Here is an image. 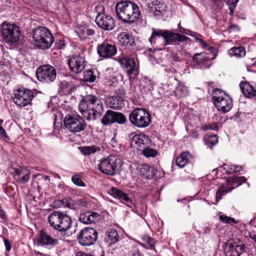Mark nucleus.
<instances>
[{"instance_id": "obj_1", "label": "nucleus", "mask_w": 256, "mask_h": 256, "mask_svg": "<svg viewBox=\"0 0 256 256\" xmlns=\"http://www.w3.org/2000/svg\"><path fill=\"white\" fill-rule=\"evenodd\" d=\"M78 109L82 116L88 120H96L103 112V105L96 96L88 95L80 102Z\"/></svg>"}, {"instance_id": "obj_2", "label": "nucleus", "mask_w": 256, "mask_h": 256, "mask_svg": "<svg viewBox=\"0 0 256 256\" xmlns=\"http://www.w3.org/2000/svg\"><path fill=\"white\" fill-rule=\"evenodd\" d=\"M116 12L119 20L126 23H132L140 15L138 6L130 1H120L116 6Z\"/></svg>"}, {"instance_id": "obj_3", "label": "nucleus", "mask_w": 256, "mask_h": 256, "mask_svg": "<svg viewBox=\"0 0 256 256\" xmlns=\"http://www.w3.org/2000/svg\"><path fill=\"white\" fill-rule=\"evenodd\" d=\"M0 34L3 40L10 46L18 44L22 36L20 28L14 24L7 22L0 25Z\"/></svg>"}, {"instance_id": "obj_4", "label": "nucleus", "mask_w": 256, "mask_h": 256, "mask_svg": "<svg viewBox=\"0 0 256 256\" xmlns=\"http://www.w3.org/2000/svg\"><path fill=\"white\" fill-rule=\"evenodd\" d=\"M122 164V160L120 157L110 155L100 160L98 168L104 174L114 176L120 171Z\"/></svg>"}, {"instance_id": "obj_5", "label": "nucleus", "mask_w": 256, "mask_h": 256, "mask_svg": "<svg viewBox=\"0 0 256 256\" xmlns=\"http://www.w3.org/2000/svg\"><path fill=\"white\" fill-rule=\"evenodd\" d=\"M32 37L34 44L42 50L50 47L54 41L51 32L44 27H38L33 30Z\"/></svg>"}, {"instance_id": "obj_6", "label": "nucleus", "mask_w": 256, "mask_h": 256, "mask_svg": "<svg viewBox=\"0 0 256 256\" xmlns=\"http://www.w3.org/2000/svg\"><path fill=\"white\" fill-rule=\"evenodd\" d=\"M50 225L60 232H66L72 226L71 218L67 214L59 212H53L48 216Z\"/></svg>"}, {"instance_id": "obj_7", "label": "nucleus", "mask_w": 256, "mask_h": 256, "mask_svg": "<svg viewBox=\"0 0 256 256\" xmlns=\"http://www.w3.org/2000/svg\"><path fill=\"white\" fill-rule=\"evenodd\" d=\"M129 120L132 124L139 128L148 126L151 122L150 116L144 109L138 108L132 112Z\"/></svg>"}, {"instance_id": "obj_8", "label": "nucleus", "mask_w": 256, "mask_h": 256, "mask_svg": "<svg viewBox=\"0 0 256 256\" xmlns=\"http://www.w3.org/2000/svg\"><path fill=\"white\" fill-rule=\"evenodd\" d=\"M64 124L66 128L72 132H80L86 126L84 119L78 115H67L64 118Z\"/></svg>"}, {"instance_id": "obj_9", "label": "nucleus", "mask_w": 256, "mask_h": 256, "mask_svg": "<svg viewBox=\"0 0 256 256\" xmlns=\"http://www.w3.org/2000/svg\"><path fill=\"white\" fill-rule=\"evenodd\" d=\"M34 98L33 92L29 89L18 88L14 92L13 101L18 106L24 107L31 103Z\"/></svg>"}, {"instance_id": "obj_10", "label": "nucleus", "mask_w": 256, "mask_h": 256, "mask_svg": "<svg viewBox=\"0 0 256 256\" xmlns=\"http://www.w3.org/2000/svg\"><path fill=\"white\" fill-rule=\"evenodd\" d=\"M246 179L244 176H232L228 178L227 180L226 186H222L218 190L216 194V202L217 203L219 200L221 199L222 196L226 194L228 192H230L234 188L244 182Z\"/></svg>"}, {"instance_id": "obj_11", "label": "nucleus", "mask_w": 256, "mask_h": 256, "mask_svg": "<svg viewBox=\"0 0 256 256\" xmlns=\"http://www.w3.org/2000/svg\"><path fill=\"white\" fill-rule=\"evenodd\" d=\"M218 93H221L220 90L216 89L213 94L212 100L215 106L218 110L222 112H226L230 110L232 108V100L228 96H218Z\"/></svg>"}, {"instance_id": "obj_12", "label": "nucleus", "mask_w": 256, "mask_h": 256, "mask_svg": "<svg viewBox=\"0 0 256 256\" xmlns=\"http://www.w3.org/2000/svg\"><path fill=\"white\" fill-rule=\"evenodd\" d=\"M36 75L40 81L48 83L56 79V72L52 66L45 65L42 66L36 70Z\"/></svg>"}, {"instance_id": "obj_13", "label": "nucleus", "mask_w": 256, "mask_h": 256, "mask_svg": "<svg viewBox=\"0 0 256 256\" xmlns=\"http://www.w3.org/2000/svg\"><path fill=\"white\" fill-rule=\"evenodd\" d=\"M245 252V246L239 239L230 240L225 248L226 256H240Z\"/></svg>"}, {"instance_id": "obj_14", "label": "nucleus", "mask_w": 256, "mask_h": 256, "mask_svg": "<svg viewBox=\"0 0 256 256\" xmlns=\"http://www.w3.org/2000/svg\"><path fill=\"white\" fill-rule=\"evenodd\" d=\"M77 238L82 245L90 246L96 240L98 232L92 228H85L81 230Z\"/></svg>"}, {"instance_id": "obj_15", "label": "nucleus", "mask_w": 256, "mask_h": 256, "mask_svg": "<svg viewBox=\"0 0 256 256\" xmlns=\"http://www.w3.org/2000/svg\"><path fill=\"white\" fill-rule=\"evenodd\" d=\"M118 62L124 68L130 78H135L138 74V68L133 58L126 56L118 58Z\"/></svg>"}, {"instance_id": "obj_16", "label": "nucleus", "mask_w": 256, "mask_h": 256, "mask_svg": "<svg viewBox=\"0 0 256 256\" xmlns=\"http://www.w3.org/2000/svg\"><path fill=\"white\" fill-rule=\"evenodd\" d=\"M68 64L71 71L76 74H80L84 68V58L80 55L72 56L68 60Z\"/></svg>"}, {"instance_id": "obj_17", "label": "nucleus", "mask_w": 256, "mask_h": 256, "mask_svg": "<svg viewBox=\"0 0 256 256\" xmlns=\"http://www.w3.org/2000/svg\"><path fill=\"white\" fill-rule=\"evenodd\" d=\"M95 21L98 26L104 30H112L114 26V21L113 18L102 13L98 14Z\"/></svg>"}, {"instance_id": "obj_18", "label": "nucleus", "mask_w": 256, "mask_h": 256, "mask_svg": "<svg viewBox=\"0 0 256 256\" xmlns=\"http://www.w3.org/2000/svg\"><path fill=\"white\" fill-rule=\"evenodd\" d=\"M97 50L100 56L105 58H110L116 53V47L107 42H103L102 44H98L97 47Z\"/></svg>"}, {"instance_id": "obj_19", "label": "nucleus", "mask_w": 256, "mask_h": 256, "mask_svg": "<svg viewBox=\"0 0 256 256\" xmlns=\"http://www.w3.org/2000/svg\"><path fill=\"white\" fill-rule=\"evenodd\" d=\"M150 142L148 137L142 134L134 136L130 142L132 146L136 147L140 151L148 146Z\"/></svg>"}, {"instance_id": "obj_20", "label": "nucleus", "mask_w": 256, "mask_h": 256, "mask_svg": "<svg viewBox=\"0 0 256 256\" xmlns=\"http://www.w3.org/2000/svg\"><path fill=\"white\" fill-rule=\"evenodd\" d=\"M38 243L40 245L52 248L59 244V241L58 240L54 239L46 232L42 231L40 233Z\"/></svg>"}, {"instance_id": "obj_21", "label": "nucleus", "mask_w": 256, "mask_h": 256, "mask_svg": "<svg viewBox=\"0 0 256 256\" xmlns=\"http://www.w3.org/2000/svg\"><path fill=\"white\" fill-rule=\"evenodd\" d=\"M12 174L14 178L19 182L24 184L28 182L30 178V171L26 168H14Z\"/></svg>"}, {"instance_id": "obj_22", "label": "nucleus", "mask_w": 256, "mask_h": 256, "mask_svg": "<svg viewBox=\"0 0 256 256\" xmlns=\"http://www.w3.org/2000/svg\"><path fill=\"white\" fill-rule=\"evenodd\" d=\"M100 218V216L98 213L92 212H86L80 214L79 216V220L84 224L95 223Z\"/></svg>"}, {"instance_id": "obj_23", "label": "nucleus", "mask_w": 256, "mask_h": 256, "mask_svg": "<svg viewBox=\"0 0 256 256\" xmlns=\"http://www.w3.org/2000/svg\"><path fill=\"white\" fill-rule=\"evenodd\" d=\"M166 7V5L164 2L157 0H154L150 8V12L154 16L160 18L164 14Z\"/></svg>"}, {"instance_id": "obj_24", "label": "nucleus", "mask_w": 256, "mask_h": 256, "mask_svg": "<svg viewBox=\"0 0 256 256\" xmlns=\"http://www.w3.org/2000/svg\"><path fill=\"white\" fill-rule=\"evenodd\" d=\"M164 44L166 46L172 42L178 40L179 42H186L190 40V38L184 36L177 33L172 32L166 30L164 34Z\"/></svg>"}, {"instance_id": "obj_25", "label": "nucleus", "mask_w": 256, "mask_h": 256, "mask_svg": "<svg viewBox=\"0 0 256 256\" xmlns=\"http://www.w3.org/2000/svg\"><path fill=\"white\" fill-rule=\"evenodd\" d=\"M241 90L248 98H252L256 97V86H253L246 82H241L240 84Z\"/></svg>"}, {"instance_id": "obj_26", "label": "nucleus", "mask_w": 256, "mask_h": 256, "mask_svg": "<svg viewBox=\"0 0 256 256\" xmlns=\"http://www.w3.org/2000/svg\"><path fill=\"white\" fill-rule=\"evenodd\" d=\"M108 193L114 198H118L121 201L124 202H132V200L127 194L123 192L122 190L118 189L117 188L114 187L111 188L109 190Z\"/></svg>"}, {"instance_id": "obj_27", "label": "nucleus", "mask_w": 256, "mask_h": 256, "mask_svg": "<svg viewBox=\"0 0 256 256\" xmlns=\"http://www.w3.org/2000/svg\"><path fill=\"white\" fill-rule=\"evenodd\" d=\"M118 38L122 44L126 46H130L134 43L132 36L126 32L120 33Z\"/></svg>"}, {"instance_id": "obj_28", "label": "nucleus", "mask_w": 256, "mask_h": 256, "mask_svg": "<svg viewBox=\"0 0 256 256\" xmlns=\"http://www.w3.org/2000/svg\"><path fill=\"white\" fill-rule=\"evenodd\" d=\"M192 158V156L188 152H182L176 160V164L180 168H184Z\"/></svg>"}, {"instance_id": "obj_29", "label": "nucleus", "mask_w": 256, "mask_h": 256, "mask_svg": "<svg viewBox=\"0 0 256 256\" xmlns=\"http://www.w3.org/2000/svg\"><path fill=\"white\" fill-rule=\"evenodd\" d=\"M107 104L110 108L116 110L120 109L124 105L122 100L118 96L109 97L107 100Z\"/></svg>"}, {"instance_id": "obj_30", "label": "nucleus", "mask_w": 256, "mask_h": 256, "mask_svg": "<svg viewBox=\"0 0 256 256\" xmlns=\"http://www.w3.org/2000/svg\"><path fill=\"white\" fill-rule=\"evenodd\" d=\"M118 234L114 228H110L106 234L105 240L109 244H114L118 240Z\"/></svg>"}, {"instance_id": "obj_31", "label": "nucleus", "mask_w": 256, "mask_h": 256, "mask_svg": "<svg viewBox=\"0 0 256 256\" xmlns=\"http://www.w3.org/2000/svg\"><path fill=\"white\" fill-rule=\"evenodd\" d=\"M114 112L108 110L102 119V123L104 126L110 125L114 123Z\"/></svg>"}, {"instance_id": "obj_32", "label": "nucleus", "mask_w": 256, "mask_h": 256, "mask_svg": "<svg viewBox=\"0 0 256 256\" xmlns=\"http://www.w3.org/2000/svg\"><path fill=\"white\" fill-rule=\"evenodd\" d=\"M152 168L146 164L140 165L138 167V170L140 174L148 178L152 176Z\"/></svg>"}, {"instance_id": "obj_33", "label": "nucleus", "mask_w": 256, "mask_h": 256, "mask_svg": "<svg viewBox=\"0 0 256 256\" xmlns=\"http://www.w3.org/2000/svg\"><path fill=\"white\" fill-rule=\"evenodd\" d=\"M230 56H234L236 58L243 57L246 54V51L243 47H234L229 50Z\"/></svg>"}, {"instance_id": "obj_34", "label": "nucleus", "mask_w": 256, "mask_h": 256, "mask_svg": "<svg viewBox=\"0 0 256 256\" xmlns=\"http://www.w3.org/2000/svg\"><path fill=\"white\" fill-rule=\"evenodd\" d=\"M174 93L176 96L184 98L188 94L189 92L186 86L184 85H179L176 88Z\"/></svg>"}, {"instance_id": "obj_35", "label": "nucleus", "mask_w": 256, "mask_h": 256, "mask_svg": "<svg viewBox=\"0 0 256 256\" xmlns=\"http://www.w3.org/2000/svg\"><path fill=\"white\" fill-rule=\"evenodd\" d=\"M80 149L82 153L86 156H90L91 154L96 152L97 151L100 150V148L95 146H82L80 148Z\"/></svg>"}, {"instance_id": "obj_36", "label": "nucleus", "mask_w": 256, "mask_h": 256, "mask_svg": "<svg viewBox=\"0 0 256 256\" xmlns=\"http://www.w3.org/2000/svg\"><path fill=\"white\" fill-rule=\"evenodd\" d=\"M192 59L198 64H204L209 60L210 58L206 56L204 53L196 54Z\"/></svg>"}, {"instance_id": "obj_37", "label": "nucleus", "mask_w": 256, "mask_h": 256, "mask_svg": "<svg viewBox=\"0 0 256 256\" xmlns=\"http://www.w3.org/2000/svg\"><path fill=\"white\" fill-rule=\"evenodd\" d=\"M141 152L144 156L146 158H154L158 154V152L156 150L150 148L148 146L142 149Z\"/></svg>"}, {"instance_id": "obj_38", "label": "nucleus", "mask_w": 256, "mask_h": 256, "mask_svg": "<svg viewBox=\"0 0 256 256\" xmlns=\"http://www.w3.org/2000/svg\"><path fill=\"white\" fill-rule=\"evenodd\" d=\"M114 123L117 122L119 124H124L126 122L125 116L121 112H114Z\"/></svg>"}, {"instance_id": "obj_39", "label": "nucleus", "mask_w": 256, "mask_h": 256, "mask_svg": "<svg viewBox=\"0 0 256 256\" xmlns=\"http://www.w3.org/2000/svg\"><path fill=\"white\" fill-rule=\"evenodd\" d=\"M60 88L64 90V92H70L73 86L72 84V82L66 81H61L60 82Z\"/></svg>"}, {"instance_id": "obj_40", "label": "nucleus", "mask_w": 256, "mask_h": 256, "mask_svg": "<svg viewBox=\"0 0 256 256\" xmlns=\"http://www.w3.org/2000/svg\"><path fill=\"white\" fill-rule=\"evenodd\" d=\"M84 80L86 82H94L96 80V76L92 70H87L84 74Z\"/></svg>"}, {"instance_id": "obj_41", "label": "nucleus", "mask_w": 256, "mask_h": 256, "mask_svg": "<svg viewBox=\"0 0 256 256\" xmlns=\"http://www.w3.org/2000/svg\"><path fill=\"white\" fill-rule=\"evenodd\" d=\"M142 240L148 244V248L151 250L154 249V240L147 236H142Z\"/></svg>"}, {"instance_id": "obj_42", "label": "nucleus", "mask_w": 256, "mask_h": 256, "mask_svg": "<svg viewBox=\"0 0 256 256\" xmlns=\"http://www.w3.org/2000/svg\"><path fill=\"white\" fill-rule=\"evenodd\" d=\"M220 220L221 222H223L227 223V224H232V223L236 224L238 222L236 221L234 218H231V217L225 215H220Z\"/></svg>"}, {"instance_id": "obj_43", "label": "nucleus", "mask_w": 256, "mask_h": 256, "mask_svg": "<svg viewBox=\"0 0 256 256\" xmlns=\"http://www.w3.org/2000/svg\"><path fill=\"white\" fill-rule=\"evenodd\" d=\"M238 2V0H226V3L228 6L230 14L231 15L233 14L234 10L236 8Z\"/></svg>"}, {"instance_id": "obj_44", "label": "nucleus", "mask_w": 256, "mask_h": 256, "mask_svg": "<svg viewBox=\"0 0 256 256\" xmlns=\"http://www.w3.org/2000/svg\"><path fill=\"white\" fill-rule=\"evenodd\" d=\"M76 32L80 40H84L86 38V28H80Z\"/></svg>"}, {"instance_id": "obj_45", "label": "nucleus", "mask_w": 256, "mask_h": 256, "mask_svg": "<svg viewBox=\"0 0 256 256\" xmlns=\"http://www.w3.org/2000/svg\"><path fill=\"white\" fill-rule=\"evenodd\" d=\"M166 30H159L157 32L154 31L152 33V34L150 38L149 39V41L150 42H152V41L153 40L155 36H162L164 38V34L165 33H166Z\"/></svg>"}, {"instance_id": "obj_46", "label": "nucleus", "mask_w": 256, "mask_h": 256, "mask_svg": "<svg viewBox=\"0 0 256 256\" xmlns=\"http://www.w3.org/2000/svg\"><path fill=\"white\" fill-rule=\"evenodd\" d=\"M67 204L68 198H64L62 200H57L54 202V206L58 208H66Z\"/></svg>"}, {"instance_id": "obj_47", "label": "nucleus", "mask_w": 256, "mask_h": 256, "mask_svg": "<svg viewBox=\"0 0 256 256\" xmlns=\"http://www.w3.org/2000/svg\"><path fill=\"white\" fill-rule=\"evenodd\" d=\"M78 207V204L74 200L71 199H68V204L66 206V208L76 210Z\"/></svg>"}, {"instance_id": "obj_48", "label": "nucleus", "mask_w": 256, "mask_h": 256, "mask_svg": "<svg viewBox=\"0 0 256 256\" xmlns=\"http://www.w3.org/2000/svg\"><path fill=\"white\" fill-rule=\"evenodd\" d=\"M72 182L75 184H76V185H77L78 186H84V184L82 182L81 179L78 176H73L72 177Z\"/></svg>"}, {"instance_id": "obj_49", "label": "nucleus", "mask_w": 256, "mask_h": 256, "mask_svg": "<svg viewBox=\"0 0 256 256\" xmlns=\"http://www.w3.org/2000/svg\"><path fill=\"white\" fill-rule=\"evenodd\" d=\"M218 142V138L216 136H212L208 138L207 143L208 145L210 144L211 146L215 145Z\"/></svg>"}, {"instance_id": "obj_50", "label": "nucleus", "mask_w": 256, "mask_h": 256, "mask_svg": "<svg viewBox=\"0 0 256 256\" xmlns=\"http://www.w3.org/2000/svg\"><path fill=\"white\" fill-rule=\"evenodd\" d=\"M4 243L6 246V250L7 251H10L12 248L11 244L10 241L7 239L4 238Z\"/></svg>"}, {"instance_id": "obj_51", "label": "nucleus", "mask_w": 256, "mask_h": 256, "mask_svg": "<svg viewBox=\"0 0 256 256\" xmlns=\"http://www.w3.org/2000/svg\"><path fill=\"white\" fill-rule=\"evenodd\" d=\"M210 129L212 130H218V126L216 124H210L207 126L206 128H204L205 130Z\"/></svg>"}, {"instance_id": "obj_52", "label": "nucleus", "mask_w": 256, "mask_h": 256, "mask_svg": "<svg viewBox=\"0 0 256 256\" xmlns=\"http://www.w3.org/2000/svg\"><path fill=\"white\" fill-rule=\"evenodd\" d=\"M222 0H212V1L214 3L212 6V8H213L214 10H216V9L218 8V4Z\"/></svg>"}, {"instance_id": "obj_53", "label": "nucleus", "mask_w": 256, "mask_h": 256, "mask_svg": "<svg viewBox=\"0 0 256 256\" xmlns=\"http://www.w3.org/2000/svg\"><path fill=\"white\" fill-rule=\"evenodd\" d=\"M95 32L92 29H90L86 28V37L88 36H92L94 34Z\"/></svg>"}, {"instance_id": "obj_54", "label": "nucleus", "mask_w": 256, "mask_h": 256, "mask_svg": "<svg viewBox=\"0 0 256 256\" xmlns=\"http://www.w3.org/2000/svg\"><path fill=\"white\" fill-rule=\"evenodd\" d=\"M228 29L230 30H234V31H238L239 30V28L238 26L235 25V24H230L228 26Z\"/></svg>"}, {"instance_id": "obj_55", "label": "nucleus", "mask_w": 256, "mask_h": 256, "mask_svg": "<svg viewBox=\"0 0 256 256\" xmlns=\"http://www.w3.org/2000/svg\"><path fill=\"white\" fill-rule=\"evenodd\" d=\"M0 134L6 138H8L6 133L2 127H0Z\"/></svg>"}, {"instance_id": "obj_56", "label": "nucleus", "mask_w": 256, "mask_h": 256, "mask_svg": "<svg viewBox=\"0 0 256 256\" xmlns=\"http://www.w3.org/2000/svg\"><path fill=\"white\" fill-rule=\"evenodd\" d=\"M196 40L199 42L203 48H205L208 46L207 44L200 38H196Z\"/></svg>"}, {"instance_id": "obj_57", "label": "nucleus", "mask_w": 256, "mask_h": 256, "mask_svg": "<svg viewBox=\"0 0 256 256\" xmlns=\"http://www.w3.org/2000/svg\"><path fill=\"white\" fill-rule=\"evenodd\" d=\"M180 32L184 34H188V35L191 36V34H190V32L189 30H188L184 28H180Z\"/></svg>"}, {"instance_id": "obj_58", "label": "nucleus", "mask_w": 256, "mask_h": 256, "mask_svg": "<svg viewBox=\"0 0 256 256\" xmlns=\"http://www.w3.org/2000/svg\"><path fill=\"white\" fill-rule=\"evenodd\" d=\"M230 169L232 172H240V170L236 169V167L234 166V165L231 166Z\"/></svg>"}, {"instance_id": "obj_59", "label": "nucleus", "mask_w": 256, "mask_h": 256, "mask_svg": "<svg viewBox=\"0 0 256 256\" xmlns=\"http://www.w3.org/2000/svg\"><path fill=\"white\" fill-rule=\"evenodd\" d=\"M250 238L256 242V234H251L250 235Z\"/></svg>"}, {"instance_id": "obj_60", "label": "nucleus", "mask_w": 256, "mask_h": 256, "mask_svg": "<svg viewBox=\"0 0 256 256\" xmlns=\"http://www.w3.org/2000/svg\"><path fill=\"white\" fill-rule=\"evenodd\" d=\"M129 256H140L138 252L134 251V252H132V254L130 255Z\"/></svg>"}, {"instance_id": "obj_61", "label": "nucleus", "mask_w": 256, "mask_h": 256, "mask_svg": "<svg viewBox=\"0 0 256 256\" xmlns=\"http://www.w3.org/2000/svg\"><path fill=\"white\" fill-rule=\"evenodd\" d=\"M210 232V228L208 227H206L204 230V232L205 233H209Z\"/></svg>"}, {"instance_id": "obj_62", "label": "nucleus", "mask_w": 256, "mask_h": 256, "mask_svg": "<svg viewBox=\"0 0 256 256\" xmlns=\"http://www.w3.org/2000/svg\"><path fill=\"white\" fill-rule=\"evenodd\" d=\"M234 166L236 167V169H240V170H243L242 166H235L234 165Z\"/></svg>"}, {"instance_id": "obj_63", "label": "nucleus", "mask_w": 256, "mask_h": 256, "mask_svg": "<svg viewBox=\"0 0 256 256\" xmlns=\"http://www.w3.org/2000/svg\"><path fill=\"white\" fill-rule=\"evenodd\" d=\"M2 122H3V120H0V127H2L1 126V125H2Z\"/></svg>"}, {"instance_id": "obj_64", "label": "nucleus", "mask_w": 256, "mask_h": 256, "mask_svg": "<svg viewBox=\"0 0 256 256\" xmlns=\"http://www.w3.org/2000/svg\"><path fill=\"white\" fill-rule=\"evenodd\" d=\"M178 28H180V30L182 28L181 26H180V23L178 24Z\"/></svg>"}]
</instances>
